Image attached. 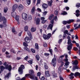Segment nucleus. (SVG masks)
<instances>
[{"label":"nucleus","mask_w":80,"mask_h":80,"mask_svg":"<svg viewBox=\"0 0 80 80\" xmlns=\"http://www.w3.org/2000/svg\"><path fill=\"white\" fill-rule=\"evenodd\" d=\"M35 48L36 49H38V44L37 43L35 44Z\"/></svg>","instance_id":"473e14b6"},{"label":"nucleus","mask_w":80,"mask_h":80,"mask_svg":"<svg viewBox=\"0 0 80 80\" xmlns=\"http://www.w3.org/2000/svg\"><path fill=\"white\" fill-rule=\"evenodd\" d=\"M44 54L45 55V56H46V57H47L49 56V53H45Z\"/></svg>","instance_id":"69168bd1"},{"label":"nucleus","mask_w":80,"mask_h":80,"mask_svg":"<svg viewBox=\"0 0 80 80\" xmlns=\"http://www.w3.org/2000/svg\"><path fill=\"white\" fill-rule=\"evenodd\" d=\"M70 64V62H66L65 63V65H64V67L63 68L64 70H67V68H68V65H69V64Z\"/></svg>","instance_id":"9d476101"},{"label":"nucleus","mask_w":80,"mask_h":80,"mask_svg":"<svg viewBox=\"0 0 80 80\" xmlns=\"http://www.w3.org/2000/svg\"><path fill=\"white\" fill-rule=\"evenodd\" d=\"M80 74V73L77 72L75 73L74 74V76L75 77H78V76H79V75Z\"/></svg>","instance_id":"bb28decb"},{"label":"nucleus","mask_w":80,"mask_h":80,"mask_svg":"<svg viewBox=\"0 0 80 80\" xmlns=\"http://www.w3.org/2000/svg\"><path fill=\"white\" fill-rule=\"evenodd\" d=\"M74 20L73 19H70L68 21H64L63 22V23L64 25H66L67 23L70 24L71 22H73Z\"/></svg>","instance_id":"0eeeda50"},{"label":"nucleus","mask_w":80,"mask_h":80,"mask_svg":"<svg viewBox=\"0 0 80 80\" xmlns=\"http://www.w3.org/2000/svg\"><path fill=\"white\" fill-rule=\"evenodd\" d=\"M42 8L45 10L46 8H48V5L46 3H44L42 5Z\"/></svg>","instance_id":"4468645a"},{"label":"nucleus","mask_w":80,"mask_h":80,"mask_svg":"<svg viewBox=\"0 0 80 80\" xmlns=\"http://www.w3.org/2000/svg\"><path fill=\"white\" fill-rule=\"evenodd\" d=\"M40 75H41V73H40V72H38L37 73V76L38 77H40Z\"/></svg>","instance_id":"bf43d9fd"},{"label":"nucleus","mask_w":80,"mask_h":80,"mask_svg":"<svg viewBox=\"0 0 80 80\" xmlns=\"http://www.w3.org/2000/svg\"><path fill=\"white\" fill-rule=\"evenodd\" d=\"M17 8H18V5H14L12 7V11L14 12L15 11L16 9Z\"/></svg>","instance_id":"6ab92c4d"},{"label":"nucleus","mask_w":80,"mask_h":80,"mask_svg":"<svg viewBox=\"0 0 80 80\" xmlns=\"http://www.w3.org/2000/svg\"><path fill=\"white\" fill-rule=\"evenodd\" d=\"M41 80H45V78L44 77H42L41 78Z\"/></svg>","instance_id":"774afa93"},{"label":"nucleus","mask_w":80,"mask_h":80,"mask_svg":"<svg viewBox=\"0 0 80 80\" xmlns=\"http://www.w3.org/2000/svg\"><path fill=\"white\" fill-rule=\"evenodd\" d=\"M31 0H26L27 2V3L28 5H30L31 3V2L30 1Z\"/></svg>","instance_id":"f704fd0d"},{"label":"nucleus","mask_w":80,"mask_h":80,"mask_svg":"<svg viewBox=\"0 0 80 80\" xmlns=\"http://www.w3.org/2000/svg\"><path fill=\"white\" fill-rule=\"evenodd\" d=\"M31 31L32 32H34L36 31V28H34L32 27L31 29Z\"/></svg>","instance_id":"5701e85b"},{"label":"nucleus","mask_w":80,"mask_h":80,"mask_svg":"<svg viewBox=\"0 0 80 80\" xmlns=\"http://www.w3.org/2000/svg\"><path fill=\"white\" fill-rule=\"evenodd\" d=\"M53 77L54 78L55 77H57V74L54 73L52 74Z\"/></svg>","instance_id":"c03bdc74"},{"label":"nucleus","mask_w":80,"mask_h":80,"mask_svg":"<svg viewBox=\"0 0 80 80\" xmlns=\"http://www.w3.org/2000/svg\"><path fill=\"white\" fill-rule=\"evenodd\" d=\"M46 20H43L42 21V23H45V22H46Z\"/></svg>","instance_id":"680f3d73"},{"label":"nucleus","mask_w":80,"mask_h":80,"mask_svg":"<svg viewBox=\"0 0 80 80\" xmlns=\"http://www.w3.org/2000/svg\"><path fill=\"white\" fill-rule=\"evenodd\" d=\"M43 46L44 47H47V44L46 43V42L44 43Z\"/></svg>","instance_id":"13d9d810"},{"label":"nucleus","mask_w":80,"mask_h":80,"mask_svg":"<svg viewBox=\"0 0 80 80\" xmlns=\"http://www.w3.org/2000/svg\"><path fill=\"white\" fill-rule=\"evenodd\" d=\"M31 51L32 52V53H35V50L34 49H31Z\"/></svg>","instance_id":"603ef678"},{"label":"nucleus","mask_w":80,"mask_h":80,"mask_svg":"<svg viewBox=\"0 0 80 80\" xmlns=\"http://www.w3.org/2000/svg\"><path fill=\"white\" fill-rule=\"evenodd\" d=\"M35 7H33L31 10V14H34L35 13Z\"/></svg>","instance_id":"2eb2a0df"},{"label":"nucleus","mask_w":80,"mask_h":80,"mask_svg":"<svg viewBox=\"0 0 80 80\" xmlns=\"http://www.w3.org/2000/svg\"><path fill=\"white\" fill-rule=\"evenodd\" d=\"M44 68L46 70H48V66L46 63H44Z\"/></svg>","instance_id":"79ce46f5"},{"label":"nucleus","mask_w":80,"mask_h":80,"mask_svg":"<svg viewBox=\"0 0 80 80\" xmlns=\"http://www.w3.org/2000/svg\"><path fill=\"white\" fill-rule=\"evenodd\" d=\"M47 12L46 11H44V12H42V15L43 16H45L46 15H47Z\"/></svg>","instance_id":"e433bc0d"},{"label":"nucleus","mask_w":80,"mask_h":80,"mask_svg":"<svg viewBox=\"0 0 80 80\" xmlns=\"http://www.w3.org/2000/svg\"><path fill=\"white\" fill-rule=\"evenodd\" d=\"M8 10V8L7 7H5L4 9V13H7V11Z\"/></svg>","instance_id":"2f4dec72"},{"label":"nucleus","mask_w":80,"mask_h":80,"mask_svg":"<svg viewBox=\"0 0 80 80\" xmlns=\"http://www.w3.org/2000/svg\"><path fill=\"white\" fill-rule=\"evenodd\" d=\"M45 19V18H44V17H42L41 18V20L42 21V20H44Z\"/></svg>","instance_id":"338daca9"},{"label":"nucleus","mask_w":80,"mask_h":80,"mask_svg":"<svg viewBox=\"0 0 80 80\" xmlns=\"http://www.w3.org/2000/svg\"><path fill=\"white\" fill-rule=\"evenodd\" d=\"M22 17L24 20H27V14L25 13H23L22 14Z\"/></svg>","instance_id":"f8f14e48"},{"label":"nucleus","mask_w":80,"mask_h":80,"mask_svg":"<svg viewBox=\"0 0 80 80\" xmlns=\"http://www.w3.org/2000/svg\"><path fill=\"white\" fill-rule=\"evenodd\" d=\"M28 26H25L24 27L25 31L26 32H27V30H28Z\"/></svg>","instance_id":"37998d69"},{"label":"nucleus","mask_w":80,"mask_h":80,"mask_svg":"<svg viewBox=\"0 0 80 80\" xmlns=\"http://www.w3.org/2000/svg\"><path fill=\"white\" fill-rule=\"evenodd\" d=\"M29 74H26L25 75V79L26 78V77H29L31 79H32V80H35V78L33 77V76H32V75H33V74L34 73V71L33 70H30L29 71Z\"/></svg>","instance_id":"f257e3e1"},{"label":"nucleus","mask_w":80,"mask_h":80,"mask_svg":"<svg viewBox=\"0 0 80 80\" xmlns=\"http://www.w3.org/2000/svg\"><path fill=\"white\" fill-rule=\"evenodd\" d=\"M11 52H13L14 53H15V51H14L13 49H11Z\"/></svg>","instance_id":"0e129e2a"},{"label":"nucleus","mask_w":80,"mask_h":80,"mask_svg":"<svg viewBox=\"0 0 80 80\" xmlns=\"http://www.w3.org/2000/svg\"><path fill=\"white\" fill-rule=\"evenodd\" d=\"M0 69L1 71H3L4 69H5V67L3 66H2L0 67Z\"/></svg>","instance_id":"72a5a7b5"},{"label":"nucleus","mask_w":80,"mask_h":80,"mask_svg":"<svg viewBox=\"0 0 80 80\" xmlns=\"http://www.w3.org/2000/svg\"><path fill=\"white\" fill-rule=\"evenodd\" d=\"M51 35H52L50 33H49L48 34L47 36L48 37V39H49V38H50V37H51Z\"/></svg>","instance_id":"c9c22d12"},{"label":"nucleus","mask_w":80,"mask_h":80,"mask_svg":"<svg viewBox=\"0 0 80 80\" xmlns=\"http://www.w3.org/2000/svg\"><path fill=\"white\" fill-rule=\"evenodd\" d=\"M40 3V0H37V3L36 5H38Z\"/></svg>","instance_id":"052dcab7"},{"label":"nucleus","mask_w":80,"mask_h":80,"mask_svg":"<svg viewBox=\"0 0 80 80\" xmlns=\"http://www.w3.org/2000/svg\"><path fill=\"white\" fill-rule=\"evenodd\" d=\"M12 31L14 34H17V32L15 30V29L14 28H12Z\"/></svg>","instance_id":"4c0bfd02"},{"label":"nucleus","mask_w":80,"mask_h":80,"mask_svg":"<svg viewBox=\"0 0 80 80\" xmlns=\"http://www.w3.org/2000/svg\"><path fill=\"white\" fill-rule=\"evenodd\" d=\"M40 19L38 18H37L36 20V25L40 24Z\"/></svg>","instance_id":"aec40b11"},{"label":"nucleus","mask_w":80,"mask_h":80,"mask_svg":"<svg viewBox=\"0 0 80 80\" xmlns=\"http://www.w3.org/2000/svg\"><path fill=\"white\" fill-rule=\"evenodd\" d=\"M66 37H67V35L65 34H64L63 36V39H64V38H66Z\"/></svg>","instance_id":"864d4df0"},{"label":"nucleus","mask_w":80,"mask_h":80,"mask_svg":"<svg viewBox=\"0 0 80 80\" xmlns=\"http://www.w3.org/2000/svg\"><path fill=\"white\" fill-rule=\"evenodd\" d=\"M53 15H50V16L48 18L49 20H51V19H52V18H53Z\"/></svg>","instance_id":"ea45409f"},{"label":"nucleus","mask_w":80,"mask_h":80,"mask_svg":"<svg viewBox=\"0 0 80 80\" xmlns=\"http://www.w3.org/2000/svg\"><path fill=\"white\" fill-rule=\"evenodd\" d=\"M4 65L5 66V68L7 69H8L9 71H11V70H12V66H11V65H10L8 66V64H7V62H6L4 63Z\"/></svg>","instance_id":"39448f33"},{"label":"nucleus","mask_w":80,"mask_h":80,"mask_svg":"<svg viewBox=\"0 0 80 80\" xmlns=\"http://www.w3.org/2000/svg\"><path fill=\"white\" fill-rule=\"evenodd\" d=\"M45 76L46 77H48L50 76V75L49 74V71H47L45 72Z\"/></svg>","instance_id":"ddd939ff"},{"label":"nucleus","mask_w":80,"mask_h":80,"mask_svg":"<svg viewBox=\"0 0 80 80\" xmlns=\"http://www.w3.org/2000/svg\"><path fill=\"white\" fill-rule=\"evenodd\" d=\"M74 75V73H71V74H70L69 76V78L71 79H73V78H74V77H73Z\"/></svg>","instance_id":"412c9836"},{"label":"nucleus","mask_w":80,"mask_h":80,"mask_svg":"<svg viewBox=\"0 0 80 80\" xmlns=\"http://www.w3.org/2000/svg\"><path fill=\"white\" fill-rule=\"evenodd\" d=\"M23 49H24V50L27 51L28 52H30V49L26 47L24 48Z\"/></svg>","instance_id":"cd10ccee"},{"label":"nucleus","mask_w":80,"mask_h":80,"mask_svg":"<svg viewBox=\"0 0 80 80\" xmlns=\"http://www.w3.org/2000/svg\"><path fill=\"white\" fill-rule=\"evenodd\" d=\"M68 32V30H65V31L64 32V33L65 34H67Z\"/></svg>","instance_id":"4d7b16f0"},{"label":"nucleus","mask_w":80,"mask_h":80,"mask_svg":"<svg viewBox=\"0 0 80 80\" xmlns=\"http://www.w3.org/2000/svg\"><path fill=\"white\" fill-rule=\"evenodd\" d=\"M23 9V5H22L21 4L19 5L18 8V10L19 11H21V10H22Z\"/></svg>","instance_id":"f3484780"},{"label":"nucleus","mask_w":80,"mask_h":80,"mask_svg":"<svg viewBox=\"0 0 80 80\" xmlns=\"http://www.w3.org/2000/svg\"><path fill=\"white\" fill-rule=\"evenodd\" d=\"M3 25H2V24H0V28H3V27H5V26H4V25H5V23H3Z\"/></svg>","instance_id":"09e8293b"},{"label":"nucleus","mask_w":80,"mask_h":80,"mask_svg":"<svg viewBox=\"0 0 80 80\" xmlns=\"http://www.w3.org/2000/svg\"><path fill=\"white\" fill-rule=\"evenodd\" d=\"M10 72H9V73H8L6 76H5V77L4 78V79H5V78H9L10 77Z\"/></svg>","instance_id":"393cba45"},{"label":"nucleus","mask_w":80,"mask_h":80,"mask_svg":"<svg viewBox=\"0 0 80 80\" xmlns=\"http://www.w3.org/2000/svg\"><path fill=\"white\" fill-rule=\"evenodd\" d=\"M65 57V55H63L59 57V59H58V63H60L62 61V59H63V58Z\"/></svg>","instance_id":"9b49d317"},{"label":"nucleus","mask_w":80,"mask_h":80,"mask_svg":"<svg viewBox=\"0 0 80 80\" xmlns=\"http://www.w3.org/2000/svg\"><path fill=\"white\" fill-rule=\"evenodd\" d=\"M33 62V61L32 60H30L28 61V62L29 63H30V64H32V62Z\"/></svg>","instance_id":"e2e57ef3"},{"label":"nucleus","mask_w":80,"mask_h":80,"mask_svg":"<svg viewBox=\"0 0 80 80\" xmlns=\"http://www.w3.org/2000/svg\"><path fill=\"white\" fill-rule=\"evenodd\" d=\"M47 28V26L46 25H44L43 27V30H45Z\"/></svg>","instance_id":"6e6d98bb"},{"label":"nucleus","mask_w":80,"mask_h":80,"mask_svg":"<svg viewBox=\"0 0 80 80\" xmlns=\"http://www.w3.org/2000/svg\"><path fill=\"white\" fill-rule=\"evenodd\" d=\"M68 45H69L68 46V51H70L72 48V46H73V44L72 43V40L71 39L68 40Z\"/></svg>","instance_id":"7ed1b4c3"},{"label":"nucleus","mask_w":80,"mask_h":80,"mask_svg":"<svg viewBox=\"0 0 80 80\" xmlns=\"http://www.w3.org/2000/svg\"><path fill=\"white\" fill-rule=\"evenodd\" d=\"M25 68V66L23 65H21V67L19 68L18 72L20 74H22L23 73V69Z\"/></svg>","instance_id":"423d86ee"},{"label":"nucleus","mask_w":80,"mask_h":80,"mask_svg":"<svg viewBox=\"0 0 80 80\" xmlns=\"http://www.w3.org/2000/svg\"><path fill=\"white\" fill-rule=\"evenodd\" d=\"M78 61L77 60H75L74 62H72V64H74L75 65H78Z\"/></svg>","instance_id":"4be33fe9"},{"label":"nucleus","mask_w":80,"mask_h":80,"mask_svg":"<svg viewBox=\"0 0 80 80\" xmlns=\"http://www.w3.org/2000/svg\"><path fill=\"white\" fill-rule=\"evenodd\" d=\"M25 80V78L23 77L21 79L20 77H18L16 79V80Z\"/></svg>","instance_id":"c85d7f7f"},{"label":"nucleus","mask_w":80,"mask_h":80,"mask_svg":"<svg viewBox=\"0 0 80 80\" xmlns=\"http://www.w3.org/2000/svg\"><path fill=\"white\" fill-rule=\"evenodd\" d=\"M3 21V23H4V27H7V25H6V22H7V19L4 17H0V22Z\"/></svg>","instance_id":"20e7f679"},{"label":"nucleus","mask_w":80,"mask_h":80,"mask_svg":"<svg viewBox=\"0 0 80 80\" xmlns=\"http://www.w3.org/2000/svg\"><path fill=\"white\" fill-rule=\"evenodd\" d=\"M76 69H78V67L77 66H74L73 67V70H75Z\"/></svg>","instance_id":"7c9ffc66"},{"label":"nucleus","mask_w":80,"mask_h":80,"mask_svg":"<svg viewBox=\"0 0 80 80\" xmlns=\"http://www.w3.org/2000/svg\"><path fill=\"white\" fill-rule=\"evenodd\" d=\"M48 6H50V7H51V6H52V2H48Z\"/></svg>","instance_id":"58836bf2"},{"label":"nucleus","mask_w":80,"mask_h":80,"mask_svg":"<svg viewBox=\"0 0 80 80\" xmlns=\"http://www.w3.org/2000/svg\"><path fill=\"white\" fill-rule=\"evenodd\" d=\"M76 6L78 8V7H80V3H77L76 5Z\"/></svg>","instance_id":"5fc2aeb1"},{"label":"nucleus","mask_w":80,"mask_h":80,"mask_svg":"<svg viewBox=\"0 0 80 80\" xmlns=\"http://www.w3.org/2000/svg\"><path fill=\"white\" fill-rule=\"evenodd\" d=\"M23 45L25 47H28V44H27L25 42H24L23 43Z\"/></svg>","instance_id":"a18cd8bd"},{"label":"nucleus","mask_w":80,"mask_h":80,"mask_svg":"<svg viewBox=\"0 0 80 80\" xmlns=\"http://www.w3.org/2000/svg\"><path fill=\"white\" fill-rule=\"evenodd\" d=\"M27 34L29 35V36H31V33H30V32L29 31H28L27 32Z\"/></svg>","instance_id":"de8ad7c7"},{"label":"nucleus","mask_w":80,"mask_h":80,"mask_svg":"<svg viewBox=\"0 0 80 80\" xmlns=\"http://www.w3.org/2000/svg\"><path fill=\"white\" fill-rule=\"evenodd\" d=\"M36 58L38 61H39V60H40V56H39L38 55H36Z\"/></svg>","instance_id":"c756f323"},{"label":"nucleus","mask_w":80,"mask_h":80,"mask_svg":"<svg viewBox=\"0 0 80 80\" xmlns=\"http://www.w3.org/2000/svg\"><path fill=\"white\" fill-rule=\"evenodd\" d=\"M11 15L12 17H15L17 15V13L15 12H13L12 13Z\"/></svg>","instance_id":"b1692460"},{"label":"nucleus","mask_w":80,"mask_h":80,"mask_svg":"<svg viewBox=\"0 0 80 80\" xmlns=\"http://www.w3.org/2000/svg\"><path fill=\"white\" fill-rule=\"evenodd\" d=\"M61 15H67V12L65 11H63V12L61 13Z\"/></svg>","instance_id":"a19ab883"},{"label":"nucleus","mask_w":80,"mask_h":80,"mask_svg":"<svg viewBox=\"0 0 80 80\" xmlns=\"http://www.w3.org/2000/svg\"><path fill=\"white\" fill-rule=\"evenodd\" d=\"M25 41L27 43H29L30 41V38L29 37H26L24 39Z\"/></svg>","instance_id":"dca6fc26"},{"label":"nucleus","mask_w":80,"mask_h":80,"mask_svg":"<svg viewBox=\"0 0 80 80\" xmlns=\"http://www.w3.org/2000/svg\"><path fill=\"white\" fill-rule=\"evenodd\" d=\"M54 19L56 21H57L58 20V18H57V17L56 16L54 18V19H52V20H51L50 21L51 23L52 24H50L48 28V30H49L50 29L51 30H52V28L53 27V21Z\"/></svg>","instance_id":"f03ea898"},{"label":"nucleus","mask_w":80,"mask_h":80,"mask_svg":"<svg viewBox=\"0 0 80 80\" xmlns=\"http://www.w3.org/2000/svg\"><path fill=\"white\" fill-rule=\"evenodd\" d=\"M43 37L44 40H48V38L47 37V35L45 34H43Z\"/></svg>","instance_id":"a878e982"},{"label":"nucleus","mask_w":80,"mask_h":80,"mask_svg":"<svg viewBox=\"0 0 80 80\" xmlns=\"http://www.w3.org/2000/svg\"><path fill=\"white\" fill-rule=\"evenodd\" d=\"M20 18V16H16L15 19L17 21V24L19 25V19Z\"/></svg>","instance_id":"a211bd4d"},{"label":"nucleus","mask_w":80,"mask_h":80,"mask_svg":"<svg viewBox=\"0 0 80 80\" xmlns=\"http://www.w3.org/2000/svg\"><path fill=\"white\" fill-rule=\"evenodd\" d=\"M64 63L62 62V65L61 66H60L58 69V73L59 74H60L62 73V70H63V65L64 64Z\"/></svg>","instance_id":"6e6552de"},{"label":"nucleus","mask_w":80,"mask_h":80,"mask_svg":"<svg viewBox=\"0 0 80 80\" xmlns=\"http://www.w3.org/2000/svg\"><path fill=\"white\" fill-rule=\"evenodd\" d=\"M49 51L50 52L51 54L52 55V52H53V50H52V49H49Z\"/></svg>","instance_id":"49530a36"},{"label":"nucleus","mask_w":80,"mask_h":80,"mask_svg":"<svg viewBox=\"0 0 80 80\" xmlns=\"http://www.w3.org/2000/svg\"><path fill=\"white\" fill-rule=\"evenodd\" d=\"M51 63L53 67H55V65H56V63H57V60H56V58H53L52 60Z\"/></svg>","instance_id":"1a4fd4ad"},{"label":"nucleus","mask_w":80,"mask_h":80,"mask_svg":"<svg viewBox=\"0 0 80 80\" xmlns=\"http://www.w3.org/2000/svg\"><path fill=\"white\" fill-rule=\"evenodd\" d=\"M58 12L57 11H55L54 12V14L56 15H58Z\"/></svg>","instance_id":"3c124183"},{"label":"nucleus","mask_w":80,"mask_h":80,"mask_svg":"<svg viewBox=\"0 0 80 80\" xmlns=\"http://www.w3.org/2000/svg\"><path fill=\"white\" fill-rule=\"evenodd\" d=\"M28 19L30 21V20H32V16H29L28 17Z\"/></svg>","instance_id":"8fccbe9b"}]
</instances>
